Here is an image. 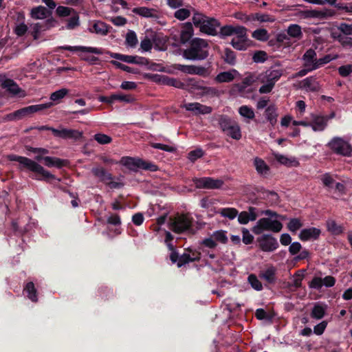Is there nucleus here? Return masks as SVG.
<instances>
[{
	"mask_svg": "<svg viewBox=\"0 0 352 352\" xmlns=\"http://www.w3.org/2000/svg\"><path fill=\"white\" fill-rule=\"evenodd\" d=\"M219 33L222 37L232 36L230 43L237 50H245L249 46L247 29L243 26L225 25L221 28Z\"/></svg>",
	"mask_w": 352,
	"mask_h": 352,
	"instance_id": "1",
	"label": "nucleus"
},
{
	"mask_svg": "<svg viewBox=\"0 0 352 352\" xmlns=\"http://www.w3.org/2000/svg\"><path fill=\"white\" fill-rule=\"evenodd\" d=\"M7 157L10 161L18 162L21 166V168H25L28 170L35 173L36 179L48 181L50 179H56V177L54 175L50 173L48 170H45L36 161L16 155H9Z\"/></svg>",
	"mask_w": 352,
	"mask_h": 352,
	"instance_id": "2",
	"label": "nucleus"
},
{
	"mask_svg": "<svg viewBox=\"0 0 352 352\" xmlns=\"http://www.w3.org/2000/svg\"><path fill=\"white\" fill-rule=\"evenodd\" d=\"M208 44L206 41L195 38L190 43L189 48L183 52V56L188 60H203L208 56Z\"/></svg>",
	"mask_w": 352,
	"mask_h": 352,
	"instance_id": "3",
	"label": "nucleus"
},
{
	"mask_svg": "<svg viewBox=\"0 0 352 352\" xmlns=\"http://www.w3.org/2000/svg\"><path fill=\"white\" fill-rule=\"evenodd\" d=\"M283 75V70L279 69H270L259 74L256 78L258 82L263 84L259 89L261 94L270 93L276 81Z\"/></svg>",
	"mask_w": 352,
	"mask_h": 352,
	"instance_id": "4",
	"label": "nucleus"
},
{
	"mask_svg": "<svg viewBox=\"0 0 352 352\" xmlns=\"http://www.w3.org/2000/svg\"><path fill=\"white\" fill-rule=\"evenodd\" d=\"M192 22L201 32L212 36L217 34V28L220 26V23L217 19L209 18L197 12L193 14Z\"/></svg>",
	"mask_w": 352,
	"mask_h": 352,
	"instance_id": "5",
	"label": "nucleus"
},
{
	"mask_svg": "<svg viewBox=\"0 0 352 352\" xmlns=\"http://www.w3.org/2000/svg\"><path fill=\"white\" fill-rule=\"evenodd\" d=\"M283 228V224L280 220L272 218H261L252 227L254 234L258 235L265 231L279 232Z\"/></svg>",
	"mask_w": 352,
	"mask_h": 352,
	"instance_id": "6",
	"label": "nucleus"
},
{
	"mask_svg": "<svg viewBox=\"0 0 352 352\" xmlns=\"http://www.w3.org/2000/svg\"><path fill=\"white\" fill-rule=\"evenodd\" d=\"M219 125L222 131L234 140L241 138V132L239 124L226 116L221 115L218 118Z\"/></svg>",
	"mask_w": 352,
	"mask_h": 352,
	"instance_id": "7",
	"label": "nucleus"
},
{
	"mask_svg": "<svg viewBox=\"0 0 352 352\" xmlns=\"http://www.w3.org/2000/svg\"><path fill=\"white\" fill-rule=\"evenodd\" d=\"M192 223V218L188 214H179L170 218L169 228L175 233H183L188 230Z\"/></svg>",
	"mask_w": 352,
	"mask_h": 352,
	"instance_id": "8",
	"label": "nucleus"
},
{
	"mask_svg": "<svg viewBox=\"0 0 352 352\" xmlns=\"http://www.w3.org/2000/svg\"><path fill=\"white\" fill-rule=\"evenodd\" d=\"M53 105L52 102H47L45 104H35L26 107L19 109L13 113H11L7 116L9 120H18L22 119L29 115H31L35 112L44 110L50 108Z\"/></svg>",
	"mask_w": 352,
	"mask_h": 352,
	"instance_id": "9",
	"label": "nucleus"
},
{
	"mask_svg": "<svg viewBox=\"0 0 352 352\" xmlns=\"http://www.w3.org/2000/svg\"><path fill=\"white\" fill-rule=\"evenodd\" d=\"M333 153L343 156H350L352 147L348 141L340 137L333 138L327 145Z\"/></svg>",
	"mask_w": 352,
	"mask_h": 352,
	"instance_id": "10",
	"label": "nucleus"
},
{
	"mask_svg": "<svg viewBox=\"0 0 352 352\" xmlns=\"http://www.w3.org/2000/svg\"><path fill=\"white\" fill-rule=\"evenodd\" d=\"M120 163L131 170L141 168L143 170L155 171L157 169V166L153 163L130 157H122L120 160Z\"/></svg>",
	"mask_w": 352,
	"mask_h": 352,
	"instance_id": "11",
	"label": "nucleus"
},
{
	"mask_svg": "<svg viewBox=\"0 0 352 352\" xmlns=\"http://www.w3.org/2000/svg\"><path fill=\"white\" fill-rule=\"evenodd\" d=\"M41 129L51 131L54 135L63 139H70L77 140L82 137V132L76 129L60 128L54 129L48 126H42Z\"/></svg>",
	"mask_w": 352,
	"mask_h": 352,
	"instance_id": "12",
	"label": "nucleus"
},
{
	"mask_svg": "<svg viewBox=\"0 0 352 352\" xmlns=\"http://www.w3.org/2000/svg\"><path fill=\"white\" fill-rule=\"evenodd\" d=\"M60 49L78 52L79 57L86 61V58L90 57L87 53H91L95 54H102L104 53V50L101 48L94 47H85V46H62Z\"/></svg>",
	"mask_w": 352,
	"mask_h": 352,
	"instance_id": "13",
	"label": "nucleus"
},
{
	"mask_svg": "<svg viewBox=\"0 0 352 352\" xmlns=\"http://www.w3.org/2000/svg\"><path fill=\"white\" fill-rule=\"evenodd\" d=\"M192 181L197 188L219 189L224 184L223 180L212 177H195Z\"/></svg>",
	"mask_w": 352,
	"mask_h": 352,
	"instance_id": "14",
	"label": "nucleus"
},
{
	"mask_svg": "<svg viewBox=\"0 0 352 352\" xmlns=\"http://www.w3.org/2000/svg\"><path fill=\"white\" fill-rule=\"evenodd\" d=\"M257 241L263 252H273L278 248L277 240L271 234H263L257 239Z\"/></svg>",
	"mask_w": 352,
	"mask_h": 352,
	"instance_id": "15",
	"label": "nucleus"
},
{
	"mask_svg": "<svg viewBox=\"0 0 352 352\" xmlns=\"http://www.w3.org/2000/svg\"><path fill=\"white\" fill-rule=\"evenodd\" d=\"M302 14L304 18H313L325 19L334 16L335 12L332 10L324 8L322 10H308L303 11Z\"/></svg>",
	"mask_w": 352,
	"mask_h": 352,
	"instance_id": "16",
	"label": "nucleus"
},
{
	"mask_svg": "<svg viewBox=\"0 0 352 352\" xmlns=\"http://www.w3.org/2000/svg\"><path fill=\"white\" fill-rule=\"evenodd\" d=\"M186 111L192 112L195 116L210 114L212 108L199 102H190L184 104L182 107Z\"/></svg>",
	"mask_w": 352,
	"mask_h": 352,
	"instance_id": "17",
	"label": "nucleus"
},
{
	"mask_svg": "<svg viewBox=\"0 0 352 352\" xmlns=\"http://www.w3.org/2000/svg\"><path fill=\"white\" fill-rule=\"evenodd\" d=\"M311 128L315 132L323 131L327 126L329 118L320 114H311Z\"/></svg>",
	"mask_w": 352,
	"mask_h": 352,
	"instance_id": "18",
	"label": "nucleus"
},
{
	"mask_svg": "<svg viewBox=\"0 0 352 352\" xmlns=\"http://www.w3.org/2000/svg\"><path fill=\"white\" fill-rule=\"evenodd\" d=\"M321 230L319 228L309 227L300 230L298 238L302 241H316L319 239Z\"/></svg>",
	"mask_w": 352,
	"mask_h": 352,
	"instance_id": "19",
	"label": "nucleus"
},
{
	"mask_svg": "<svg viewBox=\"0 0 352 352\" xmlns=\"http://www.w3.org/2000/svg\"><path fill=\"white\" fill-rule=\"evenodd\" d=\"M258 216V210L252 206L248 208V211L238 212V221L240 224L245 225L250 221H255Z\"/></svg>",
	"mask_w": 352,
	"mask_h": 352,
	"instance_id": "20",
	"label": "nucleus"
},
{
	"mask_svg": "<svg viewBox=\"0 0 352 352\" xmlns=\"http://www.w3.org/2000/svg\"><path fill=\"white\" fill-rule=\"evenodd\" d=\"M316 56L317 54L315 50L312 49L307 50L302 58L304 67H309V70H316L318 69Z\"/></svg>",
	"mask_w": 352,
	"mask_h": 352,
	"instance_id": "21",
	"label": "nucleus"
},
{
	"mask_svg": "<svg viewBox=\"0 0 352 352\" xmlns=\"http://www.w3.org/2000/svg\"><path fill=\"white\" fill-rule=\"evenodd\" d=\"M0 83L3 88L12 95H17L21 91L17 84L12 79L8 78L5 75L0 74Z\"/></svg>",
	"mask_w": 352,
	"mask_h": 352,
	"instance_id": "22",
	"label": "nucleus"
},
{
	"mask_svg": "<svg viewBox=\"0 0 352 352\" xmlns=\"http://www.w3.org/2000/svg\"><path fill=\"white\" fill-rule=\"evenodd\" d=\"M276 268L273 265H268L260 272L259 276L267 283L274 284L276 280Z\"/></svg>",
	"mask_w": 352,
	"mask_h": 352,
	"instance_id": "23",
	"label": "nucleus"
},
{
	"mask_svg": "<svg viewBox=\"0 0 352 352\" xmlns=\"http://www.w3.org/2000/svg\"><path fill=\"white\" fill-rule=\"evenodd\" d=\"M132 11L133 13L145 18L158 19L160 17L159 11L154 8L138 7L133 8Z\"/></svg>",
	"mask_w": 352,
	"mask_h": 352,
	"instance_id": "24",
	"label": "nucleus"
},
{
	"mask_svg": "<svg viewBox=\"0 0 352 352\" xmlns=\"http://www.w3.org/2000/svg\"><path fill=\"white\" fill-rule=\"evenodd\" d=\"M273 155L276 161L285 166L297 167L299 165L298 161L294 157H287L278 153H273Z\"/></svg>",
	"mask_w": 352,
	"mask_h": 352,
	"instance_id": "25",
	"label": "nucleus"
},
{
	"mask_svg": "<svg viewBox=\"0 0 352 352\" xmlns=\"http://www.w3.org/2000/svg\"><path fill=\"white\" fill-rule=\"evenodd\" d=\"M50 14V11L42 6L34 7L30 10V16L35 20L45 19Z\"/></svg>",
	"mask_w": 352,
	"mask_h": 352,
	"instance_id": "26",
	"label": "nucleus"
},
{
	"mask_svg": "<svg viewBox=\"0 0 352 352\" xmlns=\"http://www.w3.org/2000/svg\"><path fill=\"white\" fill-rule=\"evenodd\" d=\"M300 86L307 91H316L320 89V85L316 79L314 77H308L302 80Z\"/></svg>",
	"mask_w": 352,
	"mask_h": 352,
	"instance_id": "27",
	"label": "nucleus"
},
{
	"mask_svg": "<svg viewBox=\"0 0 352 352\" xmlns=\"http://www.w3.org/2000/svg\"><path fill=\"white\" fill-rule=\"evenodd\" d=\"M194 34L192 25L190 23H186L182 26L180 33V42L183 44L188 42Z\"/></svg>",
	"mask_w": 352,
	"mask_h": 352,
	"instance_id": "28",
	"label": "nucleus"
},
{
	"mask_svg": "<svg viewBox=\"0 0 352 352\" xmlns=\"http://www.w3.org/2000/svg\"><path fill=\"white\" fill-rule=\"evenodd\" d=\"M152 41L155 50L158 51H165L166 50L168 39L166 36L162 34H155L152 36Z\"/></svg>",
	"mask_w": 352,
	"mask_h": 352,
	"instance_id": "29",
	"label": "nucleus"
},
{
	"mask_svg": "<svg viewBox=\"0 0 352 352\" xmlns=\"http://www.w3.org/2000/svg\"><path fill=\"white\" fill-rule=\"evenodd\" d=\"M176 68L189 74L204 75L206 72L205 68L193 65H177Z\"/></svg>",
	"mask_w": 352,
	"mask_h": 352,
	"instance_id": "30",
	"label": "nucleus"
},
{
	"mask_svg": "<svg viewBox=\"0 0 352 352\" xmlns=\"http://www.w3.org/2000/svg\"><path fill=\"white\" fill-rule=\"evenodd\" d=\"M94 176L98 177L101 182L108 183L112 180L111 175L105 170L102 167H95L91 170Z\"/></svg>",
	"mask_w": 352,
	"mask_h": 352,
	"instance_id": "31",
	"label": "nucleus"
},
{
	"mask_svg": "<svg viewBox=\"0 0 352 352\" xmlns=\"http://www.w3.org/2000/svg\"><path fill=\"white\" fill-rule=\"evenodd\" d=\"M253 164L258 174L266 175L268 174L270 167L263 160L258 157L254 158Z\"/></svg>",
	"mask_w": 352,
	"mask_h": 352,
	"instance_id": "32",
	"label": "nucleus"
},
{
	"mask_svg": "<svg viewBox=\"0 0 352 352\" xmlns=\"http://www.w3.org/2000/svg\"><path fill=\"white\" fill-rule=\"evenodd\" d=\"M43 160L45 165L47 167H56L60 168L66 166L67 164V160L49 156L43 157Z\"/></svg>",
	"mask_w": 352,
	"mask_h": 352,
	"instance_id": "33",
	"label": "nucleus"
},
{
	"mask_svg": "<svg viewBox=\"0 0 352 352\" xmlns=\"http://www.w3.org/2000/svg\"><path fill=\"white\" fill-rule=\"evenodd\" d=\"M111 57L128 63H140L138 59L140 58L134 56L123 55L118 53L107 52Z\"/></svg>",
	"mask_w": 352,
	"mask_h": 352,
	"instance_id": "34",
	"label": "nucleus"
},
{
	"mask_svg": "<svg viewBox=\"0 0 352 352\" xmlns=\"http://www.w3.org/2000/svg\"><path fill=\"white\" fill-rule=\"evenodd\" d=\"M236 74V70L221 72L215 77V80L218 82H231L234 80Z\"/></svg>",
	"mask_w": 352,
	"mask_h": 352,
	"instance_id": "35",
	"label": "nucleus"
},
{
	"mask_svg": "<svg viewBox=\"0 0 352 352\" xmlns=\"http://www.w3.org/2000/svg\"><path fill=\"white\" fill-rule=\"evenodd\" d=\"M90 31L98 34L106 35L108 33V28L104 23L98 21L94 23Z\"/></svg>",
	"mask_w": 352,
	"mask_h": 352,
	"instance_id": "36",
	"label": "nucleus"
},
{
	"mask_svg": "<svg viewBox=\"0 0 352 352\" xmlns=\"http://www.w3.org/2000/svg\"><path fill=\"white\" fill-rule=\"evenodd\" d=\"M217 212L221 217L228 218L230 220L235 219L238 215V210L234 208H221Z\"/></svg>",
	"mask_w": 352,
	"mask_h": 352,
	"instance_id": "37",
	"label": "nucleus"
},
{
	"mask_svg": "<svg viewBox=\"0 0 352 352\" xmlns=\"http://www.w3.org/2000/svg\"><path fill=\"white\" fill-rule=\"evenodd\" d=\"M211 235L217 243H220L222 244H226L228 241L227 232L223 230H217L214 232Z\"/></svg>",
	"mask_w": 352,
	"mask_h": 352,
	"instance_id": "38",
	"label": "nucleus"
},
{
	"mask_svg": "<svg viewBox=\"0 0 352 352\" xmlns=\"http://www.w3.org/2000/svg\"><path fill=\"white\" fill-rule=\"evenodd\" d=\"M287 34L293 38H300L302 36L301 28L297 24L290 25L287 30Z\"/></svg>",
	"mask_w": 352,
	"mask_h": 352,
	"instance_id": "39",
	"label": "nucleus"
},
{
	"mask_svg": "<svg viewBox=\"0 0 352 352\" xmlns=\"http://www.w3.org/2000/svg\"><path fill=\"white\" fill-rule=\"evenodd\" d=\"M252 36L261 41H266L269 39L270 35L265 29H257L252 32Z\"/></svg>",
	"mask_w": 352,
	"mask_h": 352,
	"instance_id": "40",
	"label": "nucleus"
},
{
	"mask_svg": "<svg viewBox=\"0 0 352 352\" xmlns=\"http://www.w3.org/2000/svg\"><path fill=\"white\" fill-rule=\"evenodd\" d=\"M71 18L67 21L65 25L67 30H74L80 25L79 16L76 12L71 15Z\"/></svg>",
	"mask_w": 352,
	"mask_h": 352,
	"instance_id": "41",
	"label": "nucleus"
},
{
	"mask_svg": "<svg viewBox=\"0 0 352 352\" xmlns=\"http://www.w3.org/2000/svg\"><path fill=\"white\" fill-rule=\"evenodd\" d=\"M112 104L115 101H120L125 103H130L133 101V98L131 95L122 94H114L111 95Z\"/></svg>",
	"mask_w": 352,
	"mask_h": 352,
	"instance_id": "42",
	"label": "nucleus"
},
{
	"mask_svg": "<svg viewBox=\"0 0 352 352\" xmlns=\"http://www.w3.org/2000/svg\"><path fill=\"white\" fill-rule=\"evenodd\" d=\"M239 113L249 120H252L255 116L253 109L246 105H243L239 109Z\"/></svg>",
	"mask_w": 352,
	"mask_h": 352,
	"instance_id": "43",
	"label": "nucleus"
},
{
	"mask_svg": "<svg viewBox=\"0 0 352 352\" xmlns=\"http://www.w3.org/2000/svg\"><path fill=\"white\" fill-rule=\"evenodd\" d=\"M25 291L28 294V297L33 302L37 301L36 290L32 282L28 283L25 287Z\"/></svg>",
	"mask_w": 352,
	"mask_h": 352,
	"instance_id": "44",
	"label": "nucleus"
},
{
	"mask_svg": "<svg viewBox=\"0 0 352 352\" xmlns=\"http://www.w3.org/2000/svg\"><path fill=\"white\" fill-rule=\"evenodd\" d=\"M265 117L272 125L275 124L277 120V113L274 106H270L266 109Z\"/></svg>",
	"mask_w": 352,
	"mask_h": 352,
	"instance_id": "45",
	"label": "nucleus"
},
{
	"mask_svg": "<svg viewBox=\"0 0 352 352\" xmlns=\"http://www.w3.org/2000/svg\"><path fill=\"white\" fill-rule=\"evenodd\" d=\"M75 12L74 9L63 6H58L56 10V14L61 17L70 16L75 13Z\"/></svg>",
	"mask_w": 352,
	"mask_h": 352,
	"instance_id": "46",
	"label": "nucleus"
},
{
	"mask_svg": "<svg viewBox=\"0 0 352 352\" xmlns=\"http://www.w3.org/2000/svg\"><path fill=\"white\" fill-rule=\"evenodd\" d=\"M198 94L200 95L201 96H206L208 97H214L219 96L220 94V91L214 87L206 86L204 88V91L202 92H199Z\"/></svg>",
	"mask_w": 352,
	"mask_h": 352,
	"instance_id": "47",
	"label": "nucleus"
},
{
	"mask_svg": "<svg viewBox=\"0 0 352 352\" xmlns=\"http://www.w3.org/2000/svg\"><path fill=\"white\" fill-rule=\"evenodd\" d=\"M137 35L133 31H129L126 35V43L130 47H135L138 44Z\"/></svg>",
	"mask_w": 352,
	"mask_h": 352,
	"instance_id": "48",
	"label": "nucleus"
},
{
	"mask_svg": "<svg viewBox=\"0 0 352 352\" xmlns=\"http://www.w3.org/2000/svg\"><path fill=\"white\" fill-rule=\"evenodd\" d=\"M248 282L251 285L252 287L256 291H261L263 289V285L258 280L257 276L254 274H250L248 276Z\"/></svg>",
	"mask_w": 352,
	"mask_h": 352,
	"instance_id": "49",
	"label": "nucleus"
},
{
	"mask_svg": "<svg viewBox=\"0 0 352 352\" xmlns=\"http://www.w3.org/2000/svg\"><path fill=\"white\" fill-rule=\"evenodd\" d=\"M68 92V89L65 88L60 89L53 92L50 96V99L54 102H58L60 99L63 98Z\"/></svg>",
	"mask_w": 352,
	"mask_h": 352,
	"instance_id": "50",
	"label": "nucleus"
},
{
	"mask_svg": "<svg viewBox=\"0 0 352 352\" xmlns=\"http://www.w3.org/2000/svg\"><path fill=\"white\" fill-rule=\"evenodd\" d=\"M302 226L300 219L297 218L291 219L287 224V228L289 231L294 232Z\"/></svg>",
	"mask_w": 352,
	"mask_h": 352,
	"instance_id": "51",
	"label": "nucleus"
},
{
	"mask_svg": "<svg viewBox=\"0 0 352 352\" xmlns=\"http://www.w3.org/2000/svg\"><path fill=\"white\" fill-rule=\"evenodd\" d=\"M328 231L333 234H338L342 232V228L337 225L335 221L328 220L327 221Z\"/></svg>",
	"mask_w": 352,
	"mask_h": 352,
	"instance_id": "52",
	"label": "nucleus"
},
{
	"mask_svg": "<svg viewBox=\"0 0 352 352\" xmlns=\"http://www.w3.org/2000/svg\"><path fill=\"white\" fill-rule=\"evenodd\" d=\"M304 278V272L303 271H298L294 275L292 276V285L298 288L301 286L302 281Z\"/></svg>",
	"mask_w": 352,
	"mask_h": 352,
	"instance_id": "53",
	"label": "nucleus"
},
{
	"mask_svg": "<svg viewBox=\"0 0 352 352\" xmlns=\"http://www.w3.org/2000/svg\"><path fill=\"white\" fill-rule=\"evenodd\" d=\"M338 55H331L327 54L320 58H317V65H318V68L322 67L323 65L329 63L331 60H336L338 58Z\"/></svg>",
	"mask_w": 352,
	"mask_h": 352,
	"instance_id": "54",
	"label": "nucleus"
},
{
	"mask_svg": "<svg viewBox=\"0 0 352 352\" xmlns=\"http://www.w3.org/2000/svg\"><path fill=\"white\" fill-rule=\"evenodd\" d=\"M190 15V10L187 8H180L177 10L174 14L175 17L181 21L188 18Z\"/></svg>",
	"mask_w": 352,
	"mask_h": 352,
	"instance_id": "55",
	"label": "nucleus"
},
{
	"mask_svg": "<svg viewBox=\"0 0 352 352\" xmlns=\"http://www.w3.org/2000/svg\"><path fill=\"white\" fill-rule=\"evenodd\" d=\"M94 138V140L100 144H107L112 140L110 136L104 133H96Z\"/></svg>",
	"mask_w": 352,
	"mask_h": 352,
	"instance_id": "56",
	"label": "nucleus"
},
{
	"mask_svg": "<svg viewBox=\"0 0 352 352\" xmlns=\"http://www.w3.org/2000/svg\"><path fill=\"white\" fill-rule=\"evenodd\" d=\"M149 78L160 85H166L168 76L160 74H151L148 76Z\"/></svg>",
	"mask_w": 352,
	"mask_h": 352,
	"instance_id": "57",
	"label": "nucleus"
},
{
	"mask_svg": "<svg viewBox=\"0 0 352 352\" xmlns=\"http://www.w3.org/2000/svg\"><path fill=\"white\" fill-rule=\"evenodd\" d=\"M224 60L230 65H234L236 61L235 54L230 49L226 48L225 50Z\"/></svg>",
	"mask_w": 352,
	"mask_h": 352,
	"instance_id": "58",
	"label": "nucleus"
},
{
	"mask_svg": "<svg viewBox=\"0 0 352 352\" xmlns=\"http://www.w3.org/2000/svg\"><path fill=\"white\" fill-rule=\"evenodd\" d=\"M241 232L242 241L243 243H245V245L252 243L254 240V236L250 234V231L247 228H243Z\"/></svg>",
	"mask_w": 352,
	"mask_h": 352,
	"instance_id": "59",
	"label": "nucleus"
},
{
	"mask_svg": "<svg viewBox=\"0 0 352 352\" xmlns=\"http://www.w3.org/2000/svg\"><path fill=\"white\" fill-rule=\"evenodd\" d=\"M200 244L210 249H214L217 246V243L212 235L203 239Z\"/></svg>",
	"mask_w": 352,
	"mask_h": 352,
	"instance_id": "60",
	"label": "nucleus"
},
{
	"mask_svg": "<svg viewBox=\"0 0 352 352\" xmlns=\"http://www.w3.org/2000/svg\"><path fill=\"white\" fill-rule=\"evenodd\" d=\"M190 84L192 86L193 91L198 94L199 92H202L204 88L206 87L202 82L196 81L194 79L189 80Z\"/></svg>",
	"mask_w": 352,
	"mask_h": 352,
	"instance_id": "61",
	"label": "nucleus"
},
{
	"mask_svg": "<svg viewBox=\"0 0 352 352\" xmlns=\"http://www.w3.org/2000/svg\"><path fill=\"white\" fill-rule=\"evenodd\" d=\"M324 309L320 305H315L311 312V316L316 319H320L324 316Z\"/></svg>",
	"mask_w": 352,
	"mask_h": 352,
	"instance_id": "62",
	"label": "nucleus"
},
{
	"mask_svg": "<svg viewBox=\"0 0 352 352\" xmlns=\"http://www.w3.org/2000/svg\"><path fill=\"white\" fill-rule=\"evenodd\" d=\"M338 30L342 33L343 35H352V23L348 24L342 23L338 27Z\"/></svg>",
	"mask_w": 352,
	"mask_h": 352,
	"instance_id": "63",
	"label": "nucleus"
},
{
	"mask_svg": "<svg viewBox=\"0 0 352 352\" xmlns=\"http://www.w3.org/2000/svg\"><path fill=\"white\" fill-rule=\"evenodd\" d=\"M336 8L346 13H352V2L340 3L336 5Z\"/></svg>",
	"mask_w": 352,
	"mask_h": 352,
	"instance_id": "64",
	"label": "nucleus"
}]
</instances>
